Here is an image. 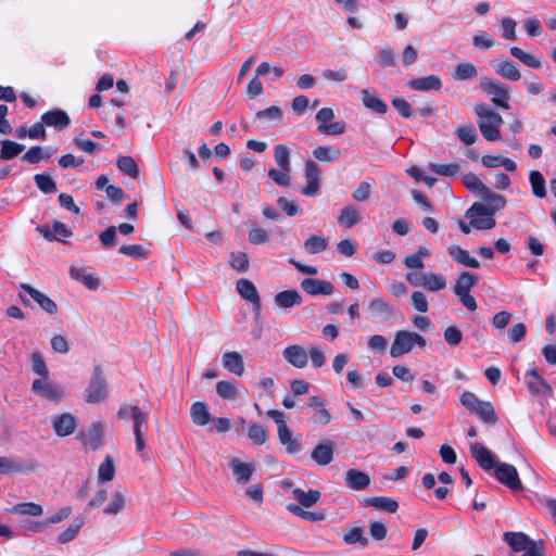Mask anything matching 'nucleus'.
<instances>
[{"label": "nucleus", "mask_w": 556, "mask_h": 556, "mask_svg": "<svg viewBox=\"0 0 556 556\" xmlns=\"http://www.w3.org/2000/svg\"><path fill=\"white\" fill-rule=\"evenodd\" d=\"M328 248V240L318 235H312L304 241V250L308 254L324 252Z\"/></svg>", "instance_id": "39"}, {"label": "nucleus", "mask_w": 556, "mask_h": 556, "mask_svg": "<svg viewBox=\"0 0 556 556\" xmlns=\"http://www.w3.org/2000/svg\"><path fill=\"white\" fill-rule=\"evenodd\" d=\"M283 358L296 368H304L308 362V354L306 350L299 344L287 346L282 351Z\"/></svg>", "instance_id": "18"}, {"label": "nucleus", "mask_w": 556, "mask_h": 556, "mask_svg": "<svg viewBox=\"0 0 556 556\" xmlns=\"http://www.w3.org/2000/svg\"><path fill=\"white\" fill-rule=\"evenodd\" d=\"M31 370L40 376V378L49 377V369L40 352L31 354Z\"/></svg>", "instance_id": "61"}, {"label": "nucleus", "mask_w": 556, "mask_h": 556, "mask_svg": "<svg viewBox=\"0 0 556 556\" xmlns=\"http://www.w3.org/2000/svg\"><path fill=\"white\" fill-rule=\"evenodd\" d=\"M463 184L467 189H469L471 192L478 193L480 197L488 189V187L473 173H468L464 175Z\"/></svg>", "instance_id": "51"}, {"label": "nucleus", "mask_w": 556, "mask_h": 556, "mask_svg": "<svg viewBox=\"0 0 556 556\" xmlns=\"http://www.w3.org/2000/svg\"><path fill=\"white\" fill-rule=\"evenodd\" d=\"M228 466L232 471L236 482L239 484H247L256 468L254 463H244L237 457L230 458Z\"/></svg>", "instance_id": "14"}, {"label": "nucleus", "mask_w": 556, "mask_h": 556, "mask_svg": "<svg viewBox=\"0 0 556 556\" xmlns=\"http://www.w3.org/2000/svg\"><path fill=\"white\" fill-rule=\"evenodd\" d=\"M118 252L135 260H146L148 257V250L141 244H123Z\"/></svg>", "instance_id": "53"}, {"label": "nucleus", "mask_w": 556, "mask_h": 556, "mask_svg": "<svg viewBox=\"0 0 556 556\" xmlns=\"http://www.w3.org/2000/svg\"><path fill=\"white\" fill-rule=\"evenodd\" d=\"M85 523L84 517H76L73 519L71 525L59 535L58 542L60 544H66L74 540V538L77 535L78 531Z\"/></svg>", "instance_id": "40"}, {"label": "nucleus", "mask_w": 556, "mask_h": 556, "mask_svg": "<svg viewBox=\"0 0 556 556\" xmlns=\"http://www.w3.org/2000/svg\"><path fill=\"white\" fill-rule=\"evenodd\" d=\"M41 121L48 127H52L58 131L66 129L71 124L68 114L62 109H52L41 115Z\"/></svg>", "instance_id": "15"}, {"label": "nucleus", "mask_w": 556, "mask_h": 556, "mask_svg": "<svg viewBox=\"0 0 556 556\" xmlns=\"http://www.w3.org/2000/svg\"><path fill=\"white\" fill-rule=\"evenodd\" d=\"M470 452L482 469L491 470L495 468V455L483 444L479 442L471 444Z\"/></svg>", "instance_id": "17"}, {"label": "nucleus", "mask_w": 556, "mask_h": 556, "mask_svg": "<svg viewBox=\"0 0 556 556\" xmlns=\"http://www.w3.org/2000/svg\"><path fill=\"white\" fill-rule=\"evenodd\" d=\"M278 427V438L289 454H295L300 451V440L293 438L292 431L287 426L285 419H275Z\"/></svg>", "instance_id": "16"}, {"label": "nucleus", "mask_w": 556, "mask_h": 556, "mask_svg": "<svg viewBox=\"0 0 556 556\" xmlns=\"http://www.w3.org/2000/svg\"><path fill=\"white\" fill-rule=\"evenodd\" d=\"M407 86L412 90H416V91H430V90L439 91L442 89V80L437 75H429L426 77H419V78L412 79L410 81H408Z\"/></svg>", "instance_id": "24"}, {"label": "nucleus", "mask_w": 556, "mask_h": 556, "mask_svg": "<svg viewBox=\"0 0 556 556\" xmlns=\"http://www.w3.org/2000/svg\"><path fill=\"white\" fill-rule=\"evenodd\" d=\"M447 253L458 264H462V265H465V266H468L471 268H476V269L481 267L480 262L477 258L471 257L469 255V252L462 249L459 245H456V244L450 245L447 248Z\"/></svg>", "instance_id": "28"}, {"label": "nucleus", "mask_w": 556, "mask_h": 556, "mask_svg": "<svg viewBox=\"0 0 556 556\" xmlns=\"http://www.w3.org/2000/svg\"><path fill=\"white\" fill-rule=\"evenodd\" d=\"M495 73L508 80L517 81L521 78V74L517 64L511 60H503L493 63Z\"/></svg>", "instance_id": "26"}, {"label": "nucleus", "mask_w": 556, "mask_h": 556, "mask_svg": "<svg viewBox=\"0 0 556 556\" xmlns=\"http://www.w3.org/2000/svg\"><path fill=\"white\" fill-rule=\"evenodd\" d=\"M503 540L515 553L525 552L530 545L536 542L531 540L523 532H505Z\"/></svg>", "instance_id": "22"}, {"label": "nucleus", "mask_w": 556, "mask_h": 556, "mask_svg": "<svg viewBox=\"0 0 556 556\" xmlns=\"http://www.w3.org/2000/svg\"><path fill=\"white\" fill-rule=\"evenodd\" d=\"M37 468L38 463L36 460L0 456V475L27 473L35 471Z\"/></svg>", "instance_id": "7"}, {"label": "nucleus", "mask_w": 556, "mask_h": 556, "mask_svg": "<svg viewBox=\"0 0 556 556\" xmlns=\"http://www.w3.org/2000/svg\"><path fill=\"white\" fill-rule=\"evenodd\" d=\"M248 437L257 445H262L267 440L265 428L256 422H251L248 429Z\"/></svg>", "instance_id": "59"}, {"label": "nucleus", "mask_w": 556, "mask_h": 556, "mask_svg": "<svg viewBox=\"0 0 556 556\" xmlns=\"http://www.w3.org/2000/svg\"><path fill=\"white\" fill-rule=\"evenodd\" d=\"M456 136L466 146L473 144L478 138V134L473 126H458L456 129Z\"/></svg>", "instance_id": "58"}, {"label": "nucleus", "mask_w": 556, "mask_h": 556, "mask_svg": "<svg viewBox=\"0 0 556 556\" xmlns=\"http://www.w3.org/2000/svg\"><path fill=\"white\" fill-rule=\"evenodd\" d=\"M333 454L334 445L332 442L327 441L316 445L311 453V457L317 465L327 466L332 462Z\"/></svg>", "instance_id": "23"}, {"label": "nucleus", "mask_w": 556, "mask_h": 556, "mask_svg": "<svg viewBox=\"0 0 556 556\" xmlns=\"http://www.w3.org/2000/svg\"><path fill=\"white\" fill-rule=\"evenodd\" d=\"M301 288L309 295H329L333 292V285L317 278H304Z\"/></svg>", "instance_id": "19"}, {"label": "nucleus", "mask_w": 556, "mask_h": 556, "mask_svg": "<svg viewBox=\"0 0 556 556\" xmlns=\"http://www.w3.org/2000/svg\"><path fill=\"white\" fill-rule=\"evenodd\" d=\"M115 465L114 459L111 456H106L104 462L100 465L98 470V480L100 482H109L114 479Z\"/></svg>", "instance_id": "50"}, {"label": "nucleus", "mask_w": 556, "mask_h": 556, "mask_svg": "<svg viewBox=\"0 0 556 556\" xmlns=\"http://www.w3.org/2000/svg\"><path fill=\"white\" fill-rule=\"evenodd\" d=\"M197 426L204 427L208 432L225 433L233 429L237 433H241L244 427V419H238L237 422L230 424V419H193Z\"/></svg>", "instance_id": "8"}, {"label": "nucleus", "mask_w": 556, "mask_h": 556, "mask_svg": "<svg viewBox=\"0 0 556 556\" xmlns=\"http://www.w3.org/2000/svg\"><path fill=\"white\" fill-rule=\"evenodd\" d=\"M275 304L281 308H290L294 305H300L303 301L302 295L296 289H288L278 292L275 295Z\"/></svg>", "instance_id": "29"}, {"label": "nucleus", "mask_w": 556, "mask_h": 556, "mask_svg": "<svg viewBox=\"0 0 556 556\" xmlns=\"http://www.w3.org/2000/svg\"><path fill=\"white\" fill-rule=\"evenodd\" d=\"M363 504L365 506L375 507L390 514H394L399 508V503L395 500L386 496L366 497Z\"/></svg>", "instance_id": "32"}, {"label": "nucleus", "mask_w": 556, "mask_h": 556, "mask_svg": "<svg viewBox=\"0 0 556 556\" xmlns=\"http://www.w3.org/2000/svg\"><path fill=\"white\" fill-rule=\"evenodd\" d=\"M305 180L306 186L301 190V193L306 197H315L320 188V169L313 161L305 162Z\"/></svg>", "instance_id": "11"}, {"label": "nucleus", "mask_w": 556, "mask_h": 556, "mask_svg": "<svg viewBox=\"0 0 556 556\" xmlns=\"http://www.w3.org/2000/svg\"><path fill=\"white\" fill-rule=\"evenodd\" d=\"M362 102L363 105L377 114H384L388 112V104L376 93L369 89H362Z\"/></svg>", "instance_id": "21"}, {"label": "nucleus", "mask_w": 556, "mask_h": 556, "mask_svg": "<svg viewBox=\"0 0 556 556\" xmlns=\"http://www.w3.org/2000/svg\"><path fill=\"white\" fill-rule=\"evenodd\" d=\"M277 165L285 172H291L290 152L285 144H278L274 149Z\"/></svg>", "instance_id": "47"}, {"label": "nucleus", "mask_w": 556, "mask_h": 556, "mask_svg": "<svg viewBox=\"0 0 556 556\" xmlns=\"http://www.w3.org/2000/svg\"><path fill=\"white\" fill-rule=\"evenodd\" d=\"M36 230L38 232H40L45 237V239H47L50 242L56 241V240L59 241L60 239L58 238V236L67 238L73 235L72 230L68 229L64 223L59 222V220H55L53 223V230H51L46 225L37 226Z\"/></svg>", "instance_id": "25"}, {"label": "nucleus", "mask_w": 556, "mask_h": 556, "mask_svg": "<svg viewBox=\"0 0 556 556\" xmlns=\"http://www.w3.org/2000/svg\"><path fill=\"white\" fill-rule=\"evenodd\" d=\"M345 484L355 491H362L370 484V477L361 470L349 469L345 472Z\"/></svg>", "instance_id": "27"}, {"label": "nucleus", "mask_w": 556, "mask_h": 556, "mask_svg": "<svg viewBox=\"0 0 556 556\" xmlns=\"http://www.w3.org/2000/svg\"><path fill=\"white\" fill-rule=\"evenodd\" d=\"M527 386L529 391L539 396H552L553 389L549 383L539 374L535 367L526 372Z\"/></svg>", "instance_id": "10"}, {"label": "nucleus", "mask_w": 556, "mask_h": 556, "mask_svg": "<svg viewBox=\"0 0 556 556\" xmlns=\"http://www.w3.org/2000/svg\"><path fill=\"white\" fill-rule=\"evenodd\" d=\"M475 114L479 117L478 127L481 135L488 141H495L501 138L500 128L504 123L500 113L485 103L476 104Z\"/></svg>", "instance_id": "1"}, {"label": "nucleus", "mask_w": 556, "mask_h": 556, "mask_svg": "<svg viewBox=\"0 0 556 556\" xmlns=\"http://www.w3.org/2000/svg\"><path fill=\"white\" fill-rule=\"evenodd\" d=\"M378 65L382 68L392 67L395 65V58L392 48L386 47L379 51Z\"/></svg>", "instance_id": "63"}, {"label": "nucleus", "mask_w": 556, "mask_h": 556, "mask_svg": "<svg viewBox=\"0 0 556 556\" xmlns=\"http://www.w3.org/2000/svg\"><path fill=\"white\" fill-rule=\"evenodd\" d=\"M470 218V226L478 230H489L496 225L493 215H475Z\"/></svg>", "instance_id": "57"}, {"label": "nucleus", "mask_w": 556, "mask_h": 556, "mask_svg": "<svg viewBox=\"0 0 556 556\" xmlns=\"http://www.w3.org/2000/svg\"><path fill=\"white\" fill-rule=\"evenodd\" d=\"M480 87L492 96L491 101L494 105L504 110L509 109L510 89L506 84L484 76L480 80Z\"/></svg>", "instance_id": "4"}, {"label": "nucleus", "mask_w": 556, "mask_h": 556, "mask_svg": "<svg viewBox=\"0 0 556 556\" xmlns=\"http://www.w3.org/2000/svg\"><path fill=\"white\" fill-rule=\"evenodd\" d=\"M287 509L298 516V517H301L305 520H309V521H319V520H323L325 518L324 514L321 513H316V511H308V510H304L301 506L296 505V504H289L287 506Z\"/></svg>", "instance_id": "54"}, {"label": "nucleus", "mask_w": 556, "mask_h": 556, "mask_svg": "<svg viewBox=\"0 0 556 556\" xmlns=\"http://www.w3.org/2000/svg\"><path fill=\"white\" fill-rule=\"evenodd\" d=\"M71 278L80 281L89 290L96 291L100 286V279L92 274H87L83 267L72 266L70 268Z\"/></svg>", "instance_id": "31"}, {"label": "nucleus", "mask_w": 556, "mask_h": 556, "mask_svg": "<svg viewBox=\"0 0 556 556\" xmlns=\"http://www.w3.org/2000/svg\"><path fill=\"white\" fill-rule=\"evenodd\" d=\"M294 498L304 507H312L320 500V492L317 490H309L305 492L300 488H295L292 491Z\"/></svg>", "instance_id": "35"}, {"label": "nucleus", "mask_w": 556, "mask_h": 556, "mask_svg": "<svg viewBox=\"0 0 556 556\" xmlns=\"http://www.w3.org/2000/svg\"><path fill=\"white\" fill-rule=\"evenodd\" d=\"M108 395L106 381L100 366H94L91 380L86 389V402L96 404L103 401Z\"/></svg>", "instance_id": "5"}, {"label": "nucleus", "mask_w": 556, "mask_h": 556, "mask_svg": "<svg viewBox=\"0 0 556 556\" xmlns=\"http://www.w3.org/2000/svg\"><path fill=\"white\" fill-rule=\"evenodd\" d=\"M216 393L224 400L235 399L237 394L236 383L228 380H220L216 383Z\"/></svg>", "instance_id": "56"}, {"label": "nucleus", "mask_w": 556, "mask_h": 556, "mask_svg": "<svg viewBox=\"0 0 556 556\" xmlns=\"http://www.w3.org/2000/svg\"><path fill=\"white\" fill-rule=\"evenodd\" d=\"M104 433V425L101 421H96L91 424L87 431H81L79 433V439L85 445L96 451L102 446Z\"/></svg>", "instance_id": "13"}, {"label": "nucleus", "mask_w": 556, "mask_h": 556, "mask_svg": "<svg viewBox=\"0 0 556 556\" xmlns=\"http://www.w3.org/2000/svg\"><path fill=\"white\" fill-rule=\"evenodd\" d=\"M31 392L45 400L60 402L64 397L63 388L48 378L35 379L31 383Z\"/></svg>", "instance_id": "6"}, {"label": "nucleus", "mask_w": 556, "mask_h": 556, "mask_svg": "<svg viewBox=\"0 0 556 556\" xmlns=\"http://www.w3.org/2000/svg\"><path fill=\"white\" fill-rule=\"evenodd\" d=\"M478 76L477 67L470 62H459L456 65L455 72L453 73V78L458 81L471 79Z\"/></svg>", "instance_id": "38"}, {"label": "nucleus", "mask_w": 556, "mask_h": 556, "mask_svg": "<svg viewBox=\"0 0 556 556\" xmlns=\"http://www.w3.org/2000/svg\"><path fill=\"white\" fill-rule=\"evenodd\" d=\"M20 289L23 290L30 299H33L46 313L50 315L58 313L59 308L56 303L47 294L42 293L28 283H21Z\"/></svg>", "instance_id": "12"}, {"label": "nucleus", "mask_w": 556, "mask_h": 556, "mask_svg": "<svg viewBox=\"0 0 556 556\" xmlns=\"http://www.w3.org/2000/svg\"><path fill=\"white\" fill-rule=\"evenodd\" d=\"M359 212L353 205L344 206L338 217V223L345 228H352L359 223Z\"/></svg>", "instance_id": "36"}, {"label": "nucleus", "mask_w": 556, "mask_h": 556, "mask_svg": "<svg viewBox=\"0 0 556 556\" xmlns=\"http://www.w3.org/2000/svg\"><path fill=\"white\" fill-rule=\"evenodd\" d=\"M230 266L239 273H245L250 266L248 254L245 252L230 253Z\"/></svg>", "instance_id": "60"}, {"label": "nucleus", "mask_w": 556, "mask_h": 556, "mask_svg": "<svg viewBox=\"0 0 556 556\" xmlns=\"http://www.w3.org/2000/svg\"><path fill=\"white\" fill-rule=\"evenodd\" d=\"M496 479L513 491L522 490V484L519 479L515 466L502 463L495 467Z\"/></svg>", "instance_id": "9"}, {"label": "nucleus", "mask_w": 556, "mask_h": 556, "mask_svg": "<svg viewBox=\"0 0 556 556\" xmlns=\"http://www.w3.org/2000/svg\"><path fill=\"white\" fill-rule=\"evenodd\" d=\"M148 419H135L134 432L136 438V450L141 453L146 446V434L148 432Z\"/></svg>", "instance_id": "45"}, {"label": "nucleus", "mask_w": 556, "mask_h": 556, "mask_svg": "<svg viewBox=\"0 0 556 556\" xmlns=\"http://www.w3.org/2000/svg\"><path fill=\"white\" fill-rule=\"evenodd\" d=\"M532 192L538 198L546 197L545 178L539 170H531L529 175Z\"/></svg>", "instance_id": "46"}, {"label": "nucleus", "mask_w": 556, "mask_h": 556, "mask_svg": "<svg viewBox=\"0 0 556 556\" xmlns=\"http://www.w3.org/2000/svg\"><path fill=\"white\" fill-rule=\"evenodd\" d=\"M37 188L45 194H51L56 191V182L48 174H36L34 176Z\"/></svg>", "instance_id": "48"}, {"label": "nucleus", "mask_w": 556, "mask_h": 556, "mask_svg": "<svg viewBox=\"0 0 556 556\" xmlns=\"http://www.w3.org/2000/svg\"><path fill=\"white\" fill-rule=\"evenodd\" d=\"M25 150V146L10 140V139H2L0 141V160L1 161H9L15 159L17 155H20Z\"/></svg>", "instance_id": "33"}, {"label": "nucleus", "mask_w": 556, "mask_h": 556, "mask_svg": "<svg viewBox=\"0 0 556 556\" xmlns=\"http://www.w3.org/2000/svg\"><path fill=\"white\" fill-rule=\"evenodd\" d=\"M76 419H52L51 427L60 437H66L76 429Z\"/></svg>", "instance_id": "49"}, {"label": "nucleus", "mask_w": 556, "mask_h": 556, "mask_svg": "<svg viewBox=\"0 0 556 556\" xmlns=\"http://www.w3.org/2000/svg\"><path fill=\"white\" fill-rule=\"evenodd\" d=\"M428 169L434 174L444 176V177H455L459 172V165L456 163L452 164H435L429 163Z\"/></svg>", "instance_id": "52"}, {"label": "nucleus", "mask_w": 556, "mask_h": 556, "mask_svg": "<svg viewBox=\"0 0 556 556\" xmlns=\"http://www.w3.org/2000/svg\"><path fill=\"white\" fill-rule=\"evenodd\" d=\"M443 337L451 346H456L463 341V333L456 326H448L444 330Z\"/></svg>", "instance_id": "64"}, {"label": "nucleus", "mask_w": 556, "mask_h": 556, "mask_svg": "<svg viewBox=\"0 0 556 556\" xmlns=\"http://www.w3.org/2000/svg\"><path fill=\"white\" fill-rule=\"evenodd\" d=\"M223 366L229 372L236 376H242L244 372V363L242 356L238 352H226L222 358Z\"/></svg>", "instance_id": "30"}, {"label": "nucleus", "mask_w": 556, "mask_h": 556, "mask_svg": "<svg viewBox=\"0 0 556 556\" xmlns=\"http://www.w3.org/2000/svg\"><path fill=\"white\" fill-rule=\"evenodd\" d=\"M478 280L479 277L476 274H472L470 271L460 273L454 286V293L460 294L470 292V289L478 283Z\"/></svg>", "instance_id": "34"}, {"label": "nucleus", "mask_w": 556, "mask_h": 556, "mask_svg": "<svg viewBox=\"0 0 556 556\" xmlns=\"http://www.w3.org/2000/svg\"><path fill=\"white\" fill-rule=\"evenodd\" d=\"M481 199L486 204L475 202L467 210L466 217H472L475 215H494L495 212L503 210L507 203L504 195L495 193L489 188L481 195Z\"/></svg>", "instance_id": "3"}, {"label": "nucleus", "mask_w": 556, "mask_h": 556, "mask_svg": "<svg viewBox=\"0 0 556 556\" xmlns=\"http://www.w3.org/2000/svg\"><path fill=\"white\" fill-rule=\"evenodd\" d=\"M415 345L425 348L427 345L426 338L414 331L399 330L394 334L390 355L394 358L400 357L412 352Z\"/></svg>", "instance_id": "2"}, {"label": "nucleus", "mask_w": 556, "mask_h": 556, "mask_svg": "<svg viewBox=\"0 0 556 556\" xmlns=\"http://www.w3.org/2000/svg\"><path fill=\"white\" fill-rule=\"evenodd\" d=\"M368 311L374 317H381L386 320L397 314V309L382 298H374L369 301Z\"/></svg>", "instance_id": "20"}, {"label": "nucleus", "mask_w": 556, "mask_h": 556, "mask_svg": "<svg viewBox=\"0 0 556 556\" xmlns=\"http://www.w3.org/2000/svg\"><path fill=\"white\" fill-rule=\"evenodd\" d=\"M342 539L345 544L353 545L358 543L361 546L365 547L368 545V538L364 535V530L362 527H353L352 529L345 531L342 535Z\"/></svg>", "instance_id": "41"}, {"label": "nucleus", "mask_w": 556, "mask_h": 556, "mask_svg": "<svg viewBox=\"0 0 556 556\" xmlns=\"http://www.w3.org/2000/svg\"><path fill=\"white\" fill-rule=\"evenodd\" d=\"M116 166L124 175H128L135 179L139 176L138 165L131 156L127 155L118 157L116 161Z\"/></svg>", "instance_id": "44"}, {"label": "nucleus", "mask_w": 556, "mask_h": 556, "mask_svg": "<svg viewBox=\"0 0 556 556\" xmlns=\"http://www.w3.org/2000/svg\"><path fill=\"white\" fill-rule=\"evenodd\" d=\"M446 287V279L442 275L427 273L425 286L428 291H440Z\"/></svg>", "instance_id": "55"}, {"label": "nucleus", "mask_w": 556, "mask_h": 556, "mask_svg": "<svg viewBox=\"0 0 556 556\" xmlns=\"http://www.w3.org/2000/svg\"><path fill=\"white\" fill-rule=\"evenodd\" d=\"M125 507V496L122 492L116 491L113 493L112 502L104 508V514L116 515Z\"/></svg>", "instance_id": "62"}, {"label": "nucleus", "mask_w": 556, "mask_h": 556, "mask_svg": "<svg viewBox=\"0 0 556 556\" xmlns=\"http://www.w3.org/2000/svg\"><path fill=\"white\" fill-rule=\"evenodd\" d=\"M236 288L238 293L247 301L251 302L260 298L258 291L255 285L245 278H241L237 281Z\"/></svg>", "instance_id": "37"}, {"label": "nucleus", "mask_w": 556, "mask_h": 556, "mask_svg": "<svg viewBox=\"0 0 556 556\" xmlns=\"http://www.w3.org/2000/svg\"><path fill=\"white\" fill-rule=\"evenodd\" d=\"M341 151L337 147L319 146L313 150V155L321 162H333L340 157Z\"/></svg>", "instance_id": "43"}, {"label": "nucleus", "mask_w": 556, "mask_h": 556, "mask_svg": "<svg viewBox=\"0 0 556 556\" xmlns=\"http://www.w3.org/2000/svg\"><path fill=\"white\" fill-rule=\"evenodd\" d=\"M42 511L41 505L33 502L18 503L10 509V513L21 516H40Z\"/></svg>", "instance_id": "42"}]
</instances>
